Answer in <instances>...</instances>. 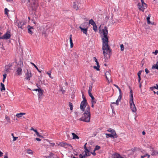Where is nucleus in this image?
Masks as SVG:
<instances>
[{
	"label": "nucleus",
	"mask_w": 158,
	"mask_h": 158,
	"mask_svg": "<svg viewBox=\"0 0 158 158\" xmlns=\"http://www.w3.org/2000/svg\"><path fill=\"white\" fill-rule=\"evenodd\" d=\"M100 34H102L101 38L102 40V50L103 54L104 56V59L105 61L107 60L106 56L108 53H110L111 52L110 50L109 46L108 45V38L107 36L108 34V30L106 26L104 27L103 29L102 30L99 29Z\"/></svg>",
	"instance_id": "f257e3e1"
},
{
	"label": "nucleus",
	"mask_w": 158,
	"mask_h": 158,
	"mask_svg": "<svg viewBox=\"0 0 158 158\" xmlns=\"http://www.w3.org/2000/svg\"><path fill=\"white\" fill-rule=\"evenodd\" d=\"M90 108L89 106H88L86 108L84 113L83 114L82 117L80 118L79 120L82 121L87 123L90 122Z\"/></svg>",
	"instance_id": "f03ea898"
},
{
	"label": "nucleus",
	"mask_w": 158,
	"mask_h": 158,
	"mask_svg": "<svg viewBox=\"0 0 158 158\" xmlns=\"http://www.w3.org/2000/svg\"><path fill=\"white\" fill-rule=\"evenodd\" d=\"M15 23L16 26H18V28L23 29V26L25 24V23L23 20H20L16 19H15Z\"/></svg>",
	"instance_id": "7ed1b4c3"
},
{
	"label": "nucleus",
	"mask_w": 158,
	"mask_h": 158,
	"mask_svg": "<svg viewBox=\"0 0 158 158\" xmlns=\"http://www.w3.org/2000/svg\"><path fill=\"white\" fill-rule=\"evenodd\" d=\"M138 5L139 9L143 12L147 7L146 4L145 3H138Z\"/></svg>",
	"instance_id": "20e7f679"
},
{
	"label": "nucleus",
	"mask_w": 158,
	"mask_h": 158,
	"mask_svg": "<svg viewBox=\"0 0 158 158\" xmlns=\"http://www.w3.org/2000/svg\"><path fill=\"white\" fill-rule=\"evenodd\" d=\"M10 36L11 35L10 34V32L7 31L6 32L3 36H1V37L0 38V39L7 40L10 39Z\"/></svg>",
	"instance_id": "39448f33"
},
{
	"label": "nucleus",
	"mask_w": 158,
	"mask_h": 158,
	"mask_svg": "<svg viewBox=\"0 0 158 158\" xmlns=\"http://www.w3.org/2000/svg\"><path fill=\"white\" fill-rule=\"evenodd\" d=\"M131 109L132 112H136V109L134 102H129Z\"/></svg>",
	"instance_id": "423d86ee"
},
{
	"label": "nucleus",
	"mask_w": 158,
	"mask_h": 158,
	"mask_svg": "<svg viewBox=\"0 0 158 158\" xmlns=\"http://www.w3.org/2000/svg\"><path fill=\"white\" fill-rule=\"evenodd\" d=\"M86 100H83L81 102L80 105V109L83 111H84L85 108L86 107Z\"/></svg>",
	"instance_id": "0eeeda50"
},
{
	"label": "nucleus",
	"mask_w": 158,
	"mask_h": 158,
	"mask_svg": "<svg viewBox=\"0 0 158 158\" xmlns=\"http://www.w3.org/2000/svg\"><path fill=\"white\" fill-rule=\"evenodd\" d=\"M105 75L107 80L108 82L111 81V75L109 71H106L105 73Z\"/></svg>",
	"instance_id": "6e6552de"
},
{
	"label": "nucleus",
	"mask_w": 158,
	"mask_h": 158,
	"mask_svg": "<svg viewBox=\"0 0 158 158\" xmlns=\"http://www.w3.org/2000/svg\"><path fill=\"white\" fill-rule=\"evenodd\" d=\"M122 98V95H119L116 101V102H111V106L112 109V105L113 104H116L117 106H118L119 105V102L121 101Z\"/></svg>",
	"instance_id": "1a4fd4ad"
},
{
	"label": "nucleus",
	"mask_w": 158,
	"mask_h": 158,
	"mask_svg": "<svg viewBox=\"0 0 158 158\" xmlns=\"http://www.w3.org/2000/svg\"><path fill=\"white\" fill-rule=\"evenodd\" d=\"M27 28L28 33L31 35L33 33V31L34 30L33 28L32 27L28 25L27 26Z\"/></svg>",
	"instance_id": "9d476101"
},
{
	"label": "nucleus",
	"mask_w": 158,
	"mask_h": 158,
	"mask_svg": "<svg viewBox=\"0 0 158 158\" xmlns=\"http://www.w3.org/2000/svg\"><path fill=\"white\" fill-rule=\"evenodd\" d=\"M150 151L152 152L151 155L152 156L156 155L158 154V151H156L154 150L153 148L150 149Z\"/></svg>",
	"instance_id": "9b49d317"
},
{
	"label": "nucleus",
	"mask_w": 158,
	"mask_h": 158,
	"mask_svg": "<svg viewBox=\"0 0 158 158\" xmlns=\"http://www.w3.org/2000/svg\"><path fill=\"white\" fill-rule=\"evenodd\" d=\"M108 131L109 132H111V134L115 136V138L117 137V136L116 135V133L114 130L112 129H111L110 128L109 129Z\"/></svg>",
	"instance_id": "f8f14e48"
},
{
	"label": "nucleus",
	"mask_w": 158,
	"mask_h": 158,
	"mask_svg": "<svg viewBox=\"0 0 158 158\" xmlns=\"http://www.w3.org/2000/svg\"><path fill=\"white\" fill-rule=\"evenodd\" d=\"M79 28L81 29V31L83 32V33L87 35V28H84L82 27L81 26L79 27Z\"/></svg>",
	"instance_id": "ddd939ff"
},
{
	"label": "nucleus",
	"mask_w": 158,
	"mask_h": 158,
	"mask_svg": "<svg viewBox=\"0 0 158 158\" xmlns=\"http://www.w3.org/2000/svg\"><path fill=\"white\" fill-rule=\"evenodd\" d=\"M11 66L12 65L10 64H9L6 66L5 69V71L7 72H8L10 70L11 67Z\"/></svg>",
	"instance_id": "4468645a"
},
{
	"label": "nucleus",
	"mask_w": 158,
	"mask_h": 158,
	"mask_svg": "<svg viewBox=\"0 0 158 158\" xmlns=\"http://www.w3.org/2000/svg\"><path fill=\"white\" fill-rule=\"evenodd\" d=\"M113 158H126L121 156L119 154L115 153L113 154Z\"/></svg>",
	"instance_id": "2eb2a0df"
},
{
	"label": "nucleus",
	"mask_w": 158,
	"mask_h": 158,
	"mask_svg": "<svg viewBox=\"0 0 158 158\" xmlns=\"http://www.w3.org/2000/svg\"><path fill=\"white\" fill-rule=\"evenodd\" d=\"M43 92L44 91L41 89L39 90V92H38V95L40 98L42 97L43 94Z\"/></svg>",
	"instance_id": "dca6fc26"
},
{
	"label": "nucleus",
	"mask_w": 158,
	"mask_h": 158,
	"mask_svg": "<svg viewBox=\"0 0 158 158\" xmlns=\"http://www.w3.org/2000/svg\"><path fill=\"white\" fill-rule=\"evenodd\" d=\"M72 135L73 136L72 139H79V137L75 133H72Z\"/></svg>",
	"instance_id": "f3484780"
},
{
	"label": "nucleus",
	"mask_w": 158,
	"mask_h": 158,
	"mask_svg": "<svg viewBox=\"0 0 158 158\" xmlns=\"http://www.w3.org/2000/svg\"><path fill=\"white\" fill-rule=\"evenodd\" d=\"M26 113H17L16 115V116L18 118H21L22 117L23 115H25Z\"/></svg>",
	"instance_id": "a211bd4d"
},
{
	"label": "nucleus",
	"mask_w": 158,
	"mask_h": 158,
	"mask_svg": "<svg viewBox=\"0 0 158 158\" xmlns=\"http://www.w3.org/2000/svg\"><path fill=\"white\" fill-rule=\"evenodd\" d=\"M141 73H142V71L140 70V71H139L137 73V75H138V82L140 83V80H141L140 75H141Z\"/></svg>",
	"instance_id": "6ab92c4d"
},
{
	"label": "nucleus",
	"mask_w": 158,
	"mask_h": 158,
	"mask_svg": "<svg viewBox=\"0 0 158 158\" xmlns=\"http://www.w3.org/2000/svg\"><path fill=\"white\" fill-rule=\"evenodd\" d=\"M22 69L20 67H19L18 68V69L17 70V72L18 75H21L22 73Z\"/></svg>",
	"instance_id": "aec40b11"
},
{
	"label": "nucleus",
	"mask_w": 158,
	"mask_h": 158,
	"mask_svg": "<svg viewBox=\"0 0 158 158\" xmlns=\"http://www.w3.org/2000/svg\"><path fill=\"white\" fill-rule=\"evenodd\" d=\"M1 85V90L2 91L3 90H5V85L4 84H3L2 83H1L0 84Z\"/></svg>",
	"instance_id": "412c9836"
},
{
	"label": "nucleus",
	"mask_w": 158,
	"mask_h": 158,
	"mask_svg": "<svg viewBox=\"0 0 158 158\" xmlns=\"http://www.w3.org/2000/svg\"><path fill=\"white\" fill-rule=\"evenodd\" d=\"M89 95L91 98V102H96V99L92 94H90V95Z\"/></svg>",
	"instance_id": "4be33fe9"
},
{
	"label": "nucleus",
	"mask_w": 158,
	"mask_h": 158,
	"mask_svg": "<svg viewBox=\"0 0 158 158\" xmlns=\"http://www.w3.org/2000/svg\"><path fill=\"white\" fill-rule=\"evenodd\" d=\"M106 138H109V137H110V138H115V136L111 134H106Z\"/></svg>",
	"instance_id": "5701e85b"
},
{
	"label": "nucleus",
	"mask_w": 158,
	"mask_h": 158,
	"mask_svg": "<svg viewBox=\"0 0 158 158\" xmlns=\"http://www.w3.org/2000/svg\"><path fill=\"white\" fill-rule=\"evenodd\" d=\"M85 150V154L86 155V156H90V153H89V150L87 148Z\"/></svg>",
	"instance_id": "b1692460"
},
{
	"label": "nucleus",
	"mask_w": 158,
	"mask_h": 158,
	"mask_svg": "<svg viewBox=\"0 0 158 158\" xmlns=\"http://www.w3.org/2000/svg\"><path fill=\"white\" fill-rule=\"evenodd\" d=\"M27 76L25 78L26 79L29 80H30V78L31 77V73H29L28 72Z\"/></svg>",
	"instance_id": "393cba45"
},
{
	"label": "nucleus",
	"mask_w": 158,
	"mask_h": 158,
	"mask_svg": "<svg viewBox=\"0 0 158 158\" xmlns=\"http://www.w3.org/2000/svg\"><path fill=\"white\" fill-rule=\"evenodd\" d=\"M89 23L92 26L95 24L96 23L92 19H91L89 21Z\"/></svg>",
	"instance_id": "a878e982"
},
{
	"label": "nucleus",
	"mask_w": 158,
	"mask_h": 158,
	"mask_svg": "<svg viewBox=\"0 0 158 158\" xmlns=\"http://www.w3.org/2000/svg\"><path fill=\"white\" fill-rule=\"evenodd\" d=\"M152 69H158V61L156 62L155 65H154L152 67Z\"/></svg>",
	"instance_id": "bb28decb"
},
{
	"label": "nucleus",
	"mask_w": 158,
	"mask_h": 158,
	"mask_svg": "<svg viewBox=\"0 0 158 158\" xmlns=\"http://www.w3.org/2000/svg\"><path fill=\"white\" fill-rule=\"evenodd\" d=\"M61 145L63 146L64 147L66 148L67 147V146L68 145H69V144H67L66 143H63V142H61L60 143Z\"/></svg>",
	"instance_id": "cd10ccee"
},
{
	"label": "nucleus",
	"mask_w": 158,
	"mask_h": 158,
	"mask_svg": "<svg viewBox=\"0 0 158 158\" xmlns=\"http://www.w3.org/2000/svg\"><path fill=\"white\" fill-rule=\"evenodd\" d=\"M73 8L77 10L78 9V8L77 6L76 5L75 2H73Z\"/></svg>",
	"instance_id": "c85d7f7f"
},
{
	"label": "nucleus",
	"mask_w": 158,
	"mask_h": 158,
	"mask_svg": "<svg viewBox=\"0 0 158 158\" xmlns=\"http://www.w3.org/2000/svg\"><path fill=\"white\" fill-rule=\"evenodd\" d=\"M5 118L9 123H10V118L7 115H6Z\"/></svg>",
	"instance_id": "c756f323"
},
{
	"label": "nucleus",
	"mask_w": 158,
	"mask_h": 158,
	"mask_svg": "<svg viewBox=\"0 0 158 158\" xmlns=\"http://www.w3.org/2000/svg\"><path fill=\"white\" fill-rule=\"evenodd\" d=\"M93 26V29L94 30V31L95 32H96L97 31L98 29H97V27L96 25V24H95Z\"/></svg>",
	"instance_id": "7c9ffc66"
},
{
	"label": "nucleus",
	"mask_w": 158,
	"mask_h": 158,
	"mask_svg": "<svg viewBox=\"0 0 158 158\" xmlns=\"http://www.w3.org/2000/svg\"><path fill=\"white\" fill-rule=\"evenodd\" d=\"M27 153L30 154H33L32 151L30 149H27Z\"/></svg>",
	"instance_id": "2f4dec72"
},
{
	"label": "nucleus",
	"mask_w": 158,
	"mask_h": 158,
	"mask_svg": "<svg viewBox=\"0 0 158 158\" xmlns=\"http://www.w3.org/2000/svg\"><path fill=\"white\" fill-rule=\"evenodd\" d=\"M133 101V96L132 93L131 94L130 102Z\"/></svg>",
	"instance_id": "473e14b6"
},
{
	"label": "nucleus",
	"mask_w": 158,
	"mask_h": 158,
	"mask_svg": "<svg viewBox=\"0 0 158 158\" xmlns=\"http://www.w3.org/2000/svg\"><path fill=\"white\" fill-rule=\"evenodd\" d=\"M150 15H149L148 17L147 18V23L148 24H150L151 23V22L150 21Z\"/></svg>",
	"instance_id": "72a5a7b5"
},
{
	"label": "nucleus",
	"mask_w": 158,
	"mask_h": 158,
	"mask_svg": "<svg viewBox=\"0 0 158 158\" xmlns=\"http://www.w3.org/2000/svg\"><path fill=\"white\" fill-rule=\"evenodd\" d=\"M31 64L33 65L34 67H35L36 69L38 70V71L40 72V73H41V71L39 70V69L37 67V66L35 64H34L33 63H31Z\"/></svg>",
	"instance_id": "f704fd0d"
},
{
	"label": "nucleus",
	"mask_w": 158,
	"mask_h": 158,
	"mask_svg": "<svg viewBox=\"0 0 158 158\" xmlns=\"http://www.w3.org/2000/svg\"><path fill=\"white\" fill-rule=\"evenodd\" d=\"M69 105L70 107V110H72L73 109V106L71 102H69Z\"/></svg>",
	"instance_id": "c9c22d12"
},
{
	"label": "nucleus",
	"mask_w": 158,
	"mask_h": 158,
	"mask_svg": "<svg viewBox=\"0 0 158 158\" xmlns=\"http://www.w3.org/2000/svg\"><path fill=\"white\" fill-rule=\"evenodd\" d=\"M69 41H70V44H73V41L72 40V35H70L69 36Z\"/></svg>",
	"instance_id": "e433bc0d"
},
{
	"label": "nucleus",
	"mask_w": 158,
	"mask_h": 158,
	"mask_svg": "<svg viewBox=\"0 0 158 158\" xmlns=\"http://www.w3.org/2000/svg\"><path fill=\"white\" fill-rule=\"evenodd\" d=\"M69 41H70V44H73V41L72 40V35H70L69 36Z\"/></svg>",
	"instance_id": "4c0bfd02"
},
{
	"label": "nucleus",
	"mask_w": 158,
	"mask_h": 158,
	"mask_svg": "<svg viewBox=\"0 0 158 158\" xmlns=\"http://www.w3.org/2000/svg\"><path fill=\"white\" fill-rule=\"evenodd\" d=\"M100 147L98 145H97L96 146L94 150V151L95 152L96 150H97L100 149Z\"/></svg>",
	"instance_id": "58836bf2"
},
{
	"label": "nucleus",
	"mask_w": 158,
	"mask_h": 158,
	"mask_svg": "<svg viewBox=\"0 0 158 158\" xmlns=\"http://www.w3.org/2000/svg\"><path fill=\"white\" fill-rule=\"evenodd\" d=\"M35 134H36V135L39 137H40V138H43V136H42V135H40L39 133L37 131L36 132H35Z\"/></svg>",
	"instance_id": "ea45409f"
},
{
	"label": "nucleus",
	"mask_w": 158,
	"mask_h": 158,
	"mask_svg": "<svg viewBox=\"0 0 158 158\" xmlns=\"http://www.w3.org/2000/svg\"><path fill=\"white\" fill-rule=\"evenodd\" d=\"M51 71H49V72H46V73L48 75L49 77L50 78H52L51 77Z\"/></svg>",
	"instance_id": "a19ab883"
},
{
	"label": "nucleus",
	"mask_w": 158,
	"mask_h": 158,
	"mask_svg": "<svg viewBox=\"0 0 158 158\" xmlns=\"http://www.w3.org/2000/svg\"><path fill=\"white\" fill-rule=\"evenodd\" d=\"M93 67L94 69H96L97 71H99L100 70V69H99L100 66H94Z\"/></svg>",
	"instance_id": "79ce46f5"
},
{
	"label": "nucleus",
	"mask_w": 158,
	"mask_h": 158,
	"mask_svg": "<svg viewBox=\"0 0 158 158\" xmlns=\"http://www.w3.org/2000/svg\"><path fill=\"white\" fill-rule=\"evenodd\" d=\"M87 156L85 154L84 155H82L81 154H80L79 155L80 158H85V157Z\"/></svg>",
	"instance_id": "37998d69"
},
{
	"label": "nucleus",
	"mask_w": 158,
	"mask_h": 158,
	"mask_svg": "<svg viewBox=\"0 0 158 158\" xmlns=\"http://www.w3.org/2000/svg\"><path fill=\"white\" fill-rule=\"evenodd\" d=\"M9 11V10L7 8H5V14L6 15H7Z\"/></svg>",
	"instance_id": "c03bdc74"
},
{
	"label": "nucleus",
	"mask_w": 158,
	"mask_h": 158,
	"mask_svg": "<svg viewBox=\"0 0 158 158\" xmlns=\"http://www.w3.org/2000/svg\"><path fill=\"white\" fill-rule=\"evenodd\" d=\"M155 55H156L158 53V50H155V51L152 52Z\"/></svg>",
	"instance_id": "a18cd8bd"
},
{
	"label": "nucleus",
	"mask_w": 158,
	"mask_h": 158,
	"mask_svg": "<svg viewBox=\"0 0 158 158\" xmlns=\"http://www.w3.org/2000/svg\"><path fill=\"white\" fill-rule=\"evenodd\" d=\"M121 50V51H123L124 50V46L122 44L120 45Z\"/></svg>",
	"instance_id": "49530a36"
},
{
	"label": "nucleus",
	"mask_w": 158,
	"mask_h": 158,
	"mask_svg": "<svg viewBox=\"0 0 158 158\" xmlns=\"http://www.w3.org/2000/svg\"><path fill=\"white\" fill-rule=\"evenodd\" d=\"M145 71L147 74H148L149 72V70L147 68L145 69Z\"/></svg>",
	"instance_id": "de8ad7c7"
},
{
	"label": "nucleus",
	"mask_w": 158,
	"mask_h": 158,
	"mask_svg": "<svg viewBox=\"0 0 158 158\" xmlns=\"http://www.w3.org/2000/svg\"><path fill=\"white\" fill-rule=\"evenodd\" d=\"M8 2L12 3L13 2V0H6Z\"/></svg>",
	"instance_id": "09e8293b"
},
{
	"label": "nucleus",
	"mask_w": 158,
	"mask_h": 158,
	"mask_svg": "<svg viewBox=\"0 0 158 158\" xmlns=\"http://www.w3.org/2000/svg\"><path fill=\"white\" fill-rule=\"evenodd\" d=\"M13 141H15L18 138V137H14V136H13Z\"/></svg>",
	"instance_id": "8fccbe9b"
},
{
	"label": "nucleus",
	"mask_w": 158,
	"mask_h": 158,
	"mask_svg": "<svg viewBox=\"0 0 158 158\" xmlns=\"http://www.w3.org/2000/svg\"><path fill=\"white\" fill-rule=\"evenodd\" d=\"M91 91H92V89H89L88 91V93L89 95H90V94H92L91 93Z\"/></svg>",
	"instance_id": "3c124183"
},
{
	"label": "nucleus",
	"mask_w": 158,
	"mask_h": 158,
	"mask_svg": "<svg viewBox=\"0 0 158 158\" xmlns=\"http://www.w3.org/2000/svg\"><path fill=\"white\" fill-rule=\"evenodd\" d=\"M118 89V90H119V95H122V94L121 93V90L120 89V88H119Z\"/></svg>",
	"instance_id": "603ef678"
},
{
	"label": "nucleus",
	"mask_w": 158,
	"mask_h": 158,
	"mask_svg": "<svg viewBox=\"0 0 158 158\" xmlns=\"http://www.w3.org/2000/svg\"><path fill=\"white\" fill-rule=\"evenodd\" d=\"M30 130H32V131H34L35 132V133L37 131V130L34 129V128H33L32 127L31 129Z\"/></svg>",
	"instance_id": "864d4df0"
},
{
	"label": "nucleus",
	"mask_w": 158,
	"mask_h": 158,
	"mask_svg": "<svg viewBox=\"0 0 158 158\" xmlns=\"http://www.w3.org/2000/svg\"><path fill=\"white\" fill-rule=\"evenodd\" d=\"M92 102V105H91V107H94V104H95L96 102Z\"/></svg>",
	"instance_id": "5fc2aeb1"
},
{
	"label": "nucleus",
	"mask_w": 158,
	"mask_h": 158,
	"mask_svg": "<svg viewBox=\"0 0 158 158\" xmlns=\"http://www.w3.org/2000/svg\"><path fill=\"white\" fill-rule=\"evenodd\" d=\"M40 89V88H39L38 89H34V90H34V91H38L39 92V90L40 89Z\"/></svg>",
	"instance_id": "6e6d98bb"
},
{
	"label": "nucleus",
	"mask_w": 158,
	"mask_h": 158,
	"mask_svg": "<svg viewBox=\"0 0 158 158\" xmlns=\"http://www.w3.org/2000/svg\"><path fill=\"white\" fill-rule=\"evenodd\" d=\"M6 76H7L6 74H3V78L6 79Z\"/></svg>",
	"instance_id": "4d7b16f0"
},
{
	"label": "nucleus",
	"mask_w": 158,
	"mask_h": 158,
	"mask_svg": "<svg viewBox=\"0 0 158 158\" xmlns=\"http://www.w3.org/2000/svg\"><path fill=\"white\" fill-rule=\"evenodd\" d=\"M90 154H93L94 156H95L96 155V153H95V152H94H94H91V153H90Z\"/></svg>",
	"instance_id": "13d9d810"
},
{
	"label": "nucleus",
	"mask_w": 158,
	"mask_h": 158,
	"mask_svg": "<svg viewBox=\"0 0 158 158\" xmlns=\"http://www.w3.org/2000/svg\"><path fill=\"white\" fill-rule=\"evenodd\" d=\"M82 98H83V100H86L85 97H84V94H82Z\"/></svg>",
	"instance_id": "bf43d9fd"
},
{
	"label": "nucleus",
	"mask_w": 158,
	"mask_h": 158,
	"mask_svg": "<svg viewBox=\"0 0 158 158\" xmlns=\"http://www.w3.org/2000/svg\"><path fill=\"white\" fill-rule=\"evenodd\" d=\"M35 139L36 140H37V141H40L41 140V139H40L38 138H36Z\"/></svg>",
	"instance_id": "052dcab7"
},
{
	"label": "nucleus",
	"mask_w": 158,
	"mask_h": 158,
	"mask_svg": "<svg viewBox=\"0 0 158 158\" xmlns=\"http://www.w3.org/2000/svg\"><path fill=\"white\" fill-rule=\"evenodd\" d=\"M94 59L96 62H98V60L96 57H94Z\"/></svg>",
	"instance_id": "680f3d73"
},
{
	"label": "nucleus",
	"mask_w": 158,
	"mask_h": 158,
	"mask_svg": "<svg viewBox=\"0 0 158 158\" xmlns=\"http://www.w3.org/2000/svg\"><path fill=\"white\" fill-rule=\"evenodd\" d=\"M156 86H154V88L157 89H158V85L156 84Z\"/></svg>",
	"instance_id": "e2e57ef3"
},
{
	"label": "nucleus",
	"mask_w": 158,
	"mask_h": 158,
	"mask_svg": "<svg viewBox=\"0 0 158 158\" xmlns=\"http://www.w3.org/2000/svg\"><path fill=\"white\" fill-rule=\"evenodd\" d=\"M53 155V154L52 153H51L50 154L49 156V157H52Z\"/></svg>",
	"instance_id": "0e129e2a"
},
{
	"label": "nucleus",
	"mask_w": 158,
	"mask_h": 158,
	"mask_svg": "<svg viewBox=\"0 0 158 158\" xmlns=\"http://www.w3.org/2000/svg\"><path fill=\"white\" fill-rule=\"evenodd\" d=\"M87 143H86L84 146V148L85 149H87V148H86V144Z\"/></svg>",
	"instance_id": "69168bd1"
},
{
	"label": "nucleus",
	"mask_w": 158,
	"mask_h": 158,
	"mask_svg": "<svg viewBox=\"0 0 158 158\" xmlns=\"http://www.w3.org/2000/svg\"><path fill=\"white\" fill-rule=\"evenodd\" d=\"M3 155V153L0 150V156H2Z\"/></svg>",
	"instance_id": "338daca9"
},
{
	"label": "nucleus",
	"mask_w": 158,
	"mask_h": 158,
	"mask_svg": "<svg viewBox=\"0 0 158 158\" xmlns=\"http://www.w3.org/2000/svg\"><path fill=\"white\" fill-rule=\"evenodd\" d=\"M145 156H146V154L145 155H143V156H141V158H144Z\"/></svg>",
	"instance_id": "774afa93"
}]
</instances>
